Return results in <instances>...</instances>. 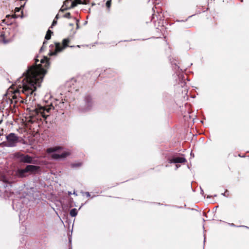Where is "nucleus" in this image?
<instances>
[{
    "label": "nucleus",
    "mask_w": 249,
    "mask_h": 249,
    "mask_svg": "<svg viewBox=\"0 0 249 249\" xmlns=\"http://www.w3.org/2000/svg\"><path fill=\"white\" fill-rule=\"evenodd\" d=\"M35 62L29 66L23 73V78L19 77L16 82L18 89L14 92L13 98L26 104H31L35 98L33 96L37 87H40L43 77L47 71L45 68L49 66V60L47 56H44L37 64L39 60L35 58Z\"/></svg>",
    "instance_id": "f257e3e1"
},
{
    "label": "nucleus",
    "mask_w": 249,
    "mask_h": 249,
    "mask_svg": "<svg viewBox=\"0 0 249 249\" xmlns=\"http://www.w3.org/2000/svg\"><path fill=\"white\" fill-rule=\"evenodd\" d=\"M40 167L35 165H27L23 169H18L15 175L19 178H24L27 176V174H35L40 171Z\"/></svg>",
    "instance_id": "f03ea898"
},
{
    "label": "nucleus",
    "mask_w": 249,
    "mask_h": 249,
    "mask_svg": "<svg viewBox=\"0 0 249 249\" xmlns=\"http://www.w3.org/2000/svg\"><path fill=\"white\" fill-rule=\"evenodd\" d=\"M14 156L16 158L18 159L20 162L33 164L37 163V160L29 155H25L19 152H17L14 154Z\"/></svg>",
    "instance_id": "7ed1b4c3"
},
{
    "label": "nucleus",
    "mask_w": 249,
    "mask_h": 249,
    "mask_svg": "<svg viewBox=\"0 0 249 249\" xmlns=\"http://www.w3.org/2000/svg\"><path fill=\"white\" fill-rule=\"evenodd\" d=\"M6 141L4 142V146L7 147H14L20 142L19 137L14 133H10L6 136Z\"/></svg>",
    "instance_id": "20e7f679"
},
{
    "label": "nucleus",
    "mask_w": 249,
    "mask_h": 249,
    "mask_svg": "<svg viewBox=\"0 0 249 249\" xmlns=\"http://www.w3.org/2000/svg\"><path fill=\"white\" fill-rule=\"evenodd\" d=\"M84 105L79 107V111L84 113L90 110L93 106V101L92 97L89 94H86L84 97Z\"/></svg>",
    "instance_id": "39448f33"
},
{
    "label": "nucleus",
    "mask_w": 249,
    "mask_h": 249,
    "mask_svg": "<svg viewBox=\"0 0 249 249\" xmlns=\"http://www.w3.org/2000/svg\"><path fill=\"white\" fill-rule=\"evenodd\" d=\"M52 107H47L41 106H37V107L35 109L36 114L39 117H42L44 119H47L49 115L47 113H49Z\"/></svg>",
    "instance_id": "423d86ee"
},
{
    "label": "nucleus",
    "mask_w": 249,
    "mask_h": 249,
    "mask_svg": "<svg viewBox=\"0 0 249 249\" xmlns=\"http://www.w3.org/2000/svg\"><path fill=\"white\" fill-rule=\"evenodd\" d=\"M70 42L69 38H65L62 41V46L60 43H55V52L56 53L60 52L63 49L68 47V43Z\"/></svg>",
    "instance_id": "0eeeda50"
},
{
    "label": "nucleus",
    "mask_w": 249,
    "mask_h": 249,
    "mask_svg": "<svg viewBox=\"0 0 249 249\" xmlns=\"http://www.w3.org/2000/svg\"><path fill=\"white\" fill-rule=\"evenodd\" d=\"M71 155L69 151H64L61 154L54 153L52 155V157L54 159H65Z\"/></svg>",
    "instance_id": "6e6552de"
},
{
    "label": "nucleus",
    "mask_w": 249,
    "mask_h": 249,
    "mask_svg": "<svg viewBox=\"0 0 249 249\" xmlns=\"http://www.w3.org/2000/svg\"><path fill=\"white\" fill-rule=\"evenodd\" d=\"M186 161V160L184 157H173L172 159H169V162L170 163H183Z\"/></svg>",
    "instance_id": "1a4fd4ad"
},
{
    "label": "nucleus",
    "mask_w": 249,
    "mask_h": 249,
    "mask_svg": "<svg viewBox=\"0 0 249 249\" xmlns=\"http://www.w3.org/2000/svg\"><path fill=\"white\" fill-rule=\"evenodd\" d=\"M76 82L74 80L72 79L71 81L67 82V85L68 87H70V89L69 90V92H71V93L78 91V89L76 88L74 85L76 84Z\"/></svg>",
    "instance_id": "9d476101"
},
{
    "label": "nucleus",
    "mask_w": 249,
    "mask_h": 249,
    "mask_svg": "<svg viewBox=\"0 0 249 249\" xmlns=\"http://www.w3.org/2000/svg\"><path fill=\"white\" fill-rule=\"evenodd\" d=\"M62 149V147L60 146H56L54 147H49L47 148V152L48 153H52L59 151Z\"/></svg>",
    "instance_id": "9b49d317"
},
{
    "label": "nucleus",
    "mask_w": 249,
    "mask_h": 249,
    "mask_svg": "<svg viewBox=\"0 0 249 249\" xmlns=\"http://www.w3.org/2000/svg\"><path fill=\"white\" fill-rule=\"evenodd\" d=\"M158 16L157 15H156L155 14H154L152 15V21H153L154 22H156V20H161V16L160 14H159V13H158Z\"/></svg>",
    "instance_id": "f8f14e48"
},
{
    "label": "nucleus",
    "mask_w": 249,
    "mask_h": 249,
    "mask_svg": "<svg viewBox=\"0 0 249 249\" xmlns=\"http://www.w3.org/2000/svg\"><path fill=\"white\" fill-rule=\"evenodd\" d=\"M53 33V32L49 29L47 32V33L45 37V39L47 40H49L51 38V35Z\"/></svg>",
    "instance_id": "ddd939ff"
},
{
    "label": "nucleus",
    "mask_w": 249,
    "mask_h": 249,
    "mask_svg": "<svg viewBox=\"0 0 249 249\" xmlns=\"http://www.w3.org/2000/svg\"><path fill=\"white\" fill-rule=\"evenodd\" d=\"M70 215L71 217L75 216L77 214V209H75V208L72 209L70 211Z\"/></svg>",
    "instance_id": "4468645a"
},
{
    "label": "nucleus",
    "mask_w": 249,
    "mask_h": 249,
    "mask_svg": "<svg viewBox=\"0 0 249 249\" xmlns=\"http://www.w3.org/2000/svg\"><path fill=\"white\" fill-rule=\"evenodd\" d=\"M0 39L4 43H7L8 42V41L5 39V34L3 32H1L0 33Z\"/></svg>",
    "instance_id": "2eb2a0df"
},
{
    "label": "nucleus",
    "mask_w": 249,
    "mask_h": 249,
    "mask_svg": "<svg viewBox=\"0 0 249 249\" xmlns=\"http://www.w3.org/2000/svg\"><path fill=\"white\" fill-rule=\"evenodd\" d=\"M77 2H76L75 1V0H73L72 1V2H71V6L69 8H68V9H70V8H73L75 6H76L77 5ZM67 8H66V9H64V10H61L62 11H64V10H67Z\"/></svg>",
    "instance_id": "dca6fc26"
},
{
    "label": "nucleus",
    "mask_w": 249,
    "mask_h": 249,
    "mask_svg": "<svg viewBox=\"0 0 249 249\" xmlns=\"http://www.w3.org/2000/svg\"><path fill=\"white\" fill-rule=\"evenodd\" d=\"M81 164H82L81 163H80V162L72 163L71 164V165L72 168H77V167L81 166Z\"/></svg>",
    "instance_id": "f3484780"
},
{
    "label": "nucleus",
    "mask_w": 249,
    "mask_h": 249,
    "mask_svg": "<svg viewBox=\"0 0 249 249\" xmlns=\"http://www.w3.org/2000/svg\"><path fill=\"white\" fill-rule=\"evenodd\" d=\"M230 226L233 227H245L247 229H249V227L246 226L240 225V226H236L234 223H228Z\"/></svg>",
    "instance_id": "a211bd4d"
},
{
    "label": "nucleus",
    "mask_w": 249,
    "mask_h": 249,
    "mask_svg": "<svg viewBox=\"0 0 249 249\" xmlns=\"http://www.w3.org/2000/svg\"><path fill=\"white\" fill-rule=\"evenodd\" d=\"M111 5V0H108L106 3V6L109 9Z\"/></svg>",
    "instance_id": "6ab92c4d"
},
{
    "label": "nucleus",
    "mask_w": 249,
    "mask_h": 249,
    "mask_svg": "<svg viewBox=\"0 0 249 249\" xmlns=\"http://www.w3.org/2000/svg\"><path fill=\"white\" fill-rule=\"evenodd\" d=\"M173 68L177 71V73H178L179 71H182L179 67L176 64H175V67L173 66Z\"/></svg>",
    "instance_id": "aec40b11"
},
{
    "label": "nucleus",
    "mask_w": 249,
    "mask_h": 249,
    "mask_svg": "<svg viewBox=\"0 0 249 249\" xmlns=\"http://www.w3.org/2000/svg\"><path fill=\"white\" fill-rule=\"evenodd\" d=\"M63 17L68 18H71V15L70 13H67L65 15H63Z\"/></svg>",
    "instance_id": "412c9836"
},
{
    "label": "nucleus",
    "mask_w": 249,
    "mask_h": 249,
    "mask_svg": "<svg viewBox=\"0 0 249 249\" xmlns=\"http://www.w3.org/2000/svg\"><path fill=\"white\" fill-rule=\"evenodd\" d=\"M59 100H56V103H55V106H58L60 107H61V105L63 104L64 102H61V101H60L59 102V104L57 103V102H58Z\"/></svg>",
    "instance_id": "4be33fe9"
},
{
    "label": "nucleus",
    "mask_w": 249,
    "mask_h": 249,
    "mask_svg": "<svg viewBox=\"0 0 249 249\" xmlns=\"http://www.w3.org/2000/svg\"><path fill=\"white\" fill-rule=\"evenodd\" d=\"M57 24V20L55 19H54L53 22H52V25L51 26V27H53V26H55L56 24Z\"/></svg>",
    "instance_id": "5701e85b"
},
{
    "label": "nucleus",
    "mask_w": 249,
    "mask_h": 249,
    "mask_svg": "<svg viewBox=\"0 0 249 249\" xmlns=\"http://www.w3.org/2000/svg\"><path fill=\"white\" fill-rule=\"evenodd\" d=\"M47 43V42L46 41H44L43 42V45L41 47L40 49V52H42V50H43V48H44V47L45 46V44Z\"/></svg>",
    "instance_id": "b1692460"
},
{
    "label": "nucleus",
    "mask_w": 249,
    "mask_h": 249,
    "mask_svg": "<svg viewBox=\"0 0 249 249\" xmlns=\"http://www.w3.org/2000/svg\"><path fill=\"white\" fill-rule=\"evenodd\" d=\"M227 192H228V190H226L224 193H222L221 195H222L223 196H227L226 194H227Z\"/></svg>",
    "instance_id": "393cba45"
},
{
    "label": "nucleus",
    "mask_w": 249,
    "mask_h": 249,
    "mask_svg": "<svg viewBox=\"0 0 249 249\" xmlns=\"http://www.w3.org/2000/svg\"><path fill=\"white\" fill-rule=\"evenodd\" d=\"M186 84L185 82H181L180 85L182 87H184Z\"/></svg>",
    "instance_id": "a878e982"
},
{
    "label": "nucleus",
    "mask_w": 249,
    "mask_h": 249,
    "mask_svg": "<svg viewBox=\"0 0 249 249\" xmlns=\"http://www.w3.org/2000/svg\"><path fill=\"white\" fill-rule=\"evenodd\" d=\"M76 19V21L77 28L78 29L79 28V24H78L79 20L77 19Z\"/></svg>",
    "instance_id": "bb28decb"
},
{
    "label": "nucleus",
    "mask_w": 249,
    "mask_h": 249,
    "mask_svg": "<svg viewBox=\"0 0 249 249\" xmlns=\"http://www.w3.org/2000/svg\"><path fill=\"white\" fill-rule=\"evenodd\" d=\"M85 194L87 197H89L90 196L89 193L88 192H85Z\"/></svg>",
    "instance_id": "cd10ccee"
},
{
    "label": "nucleus",
    "mask_w": 249,
    "mask_h": 249,
    "mask_svg": "<svg viewBox=\"0 0 249 249\" xmlns=\"http://www.w3.org/2000/svg\"><path fill=\"white\" fill-rule=\"evenodd\" d=\"M70 2V1H69V0H66V1H65V2H64V4H65L66 6H67V5H68V3H69Z\"/></svg>",
    "instance_id": "c85d7f7f"
},
{
    "label": "nucleus",
    "mask_w": 249,
    "mask_h": 249,
    "mask_svg": "<svg viewBox=\"0 0 249 249\" xmlns=\"http://www.w3.org/2000/svg\"><path fill=\"white\" fill-rule=\"evenodd\" d=\"M20 9L19 8L16 7L15 8V11L16 12H18L19 11Z\"/></svg>",
    "instance_id": "c756f323"
},
{
    "label": "nucleus",
    "mask_w": 249,
    "mask_h": 249,
    "mask_svg": "<svg viewBox=\"0 0 249 249\" xmlns=\"http://www.w3.org/2000/svg\"><path fill=\"white\" fill-rule=\"evenodd\" d=\"M179 78L180 79L181 77L182 78V80H183V78H184V76L181 74V75H179V74H178Z\"/></svg>",
    "instance_id": "7c9ffc66"
},
{
    "label": "nucleus",
    "mask_w": 249,
    "mask_h": 249,
    "mask_svg": "<svg viewBox=\"0 0 249 249\" xmlns=\"http://www.w3.org/2000/svg\"><path fill=\"white\" fill-rule=\"evenodd\" d=\"M58 18H59V15H58V14H57V15H56V16H55V17L54 19H56V20H57V19H58Z\"/></svg>",
    "instance_id": "2f4dec72"
},
{
    "label": "nucleus",
    "mask_w": 249,
    "mask_h": 249,
    "mask_svg": "<svg viewBox=\"0 0 249 249\" xmlns=\"http://www.w3.org/2000/svg\"><path fill=\"white\" fill-rule=\"evenodd\" d=\"M180 165L176 164V170H177L178 168L180 167Z\"/></svg>",
    "instance_id": "473e14b6"
},
{
    "label": "nucleus",
    "mask_w": 249,
    "mask_h": 249,
    "mask_svg": "<svg viewBox=\"0 0 249 249\" xmlns=\"http://www.w3.org/2000/svg\"><path fill=\"white\" fill-rule=\"evenodd\" d=\"M200 189H201V194L202 195H203L204 194V191L202 189V188L200 187Z\"/></svg>",
    "instance_id": "72a5a7b5"
},
{
    "label": "nucleus",
    "mask_w": 249,
    "mask_h": 249,
    "mask_svg": "<svg viewBox=\"0 0 249 249\" xmlns=\"http://www.w3.org/2000/svg\"><path fill=\"white\" fill-rule=\"evenodd\" d=\"M69 25L71 26H73V23H70Z\"/></svg>",
    "instance_id": "f704fd0d"
},
{
    "label": "nucleus",
    "mask_w": 249,
    "mask_h": 249,
    "mask_svg": "<svg viewBox=\"0 0 249 249\" xmlns=\"http://www.w3.org/2000/svg\"><path fill=\"white\" fill-rule=\"evenodd\" d=\"M68 194H69V195H71V192H70V191H68Z\"/></svg>",
    "instance_id": "c9c22d12"
},
{
    "label": "nucleus",
    "mask_w": 249,
    "mask_h": 249,
    "mask_svg": "<svg viewBox=\"0 0 249 249\" xmlns=\"http://www.w3.org/2000/svg\"><path fill=\"white\" fill-rule=\"evenodd\" d=\"M187 19H185V20H181L180 21H183L184 22V21H187Z\"/></svg>",
    "instance_id": "e433bc0d"
},
{
    "label": "nucleus",
    "mask_w": 249,
    "mask_h": 249,
    "mask_svg": "<svg viewBox=\"0 0 249 249\" xmlns=\"http://www.w3.org/2000/svg\"><path fill=\"white\" fill-rule=\"evenodd\" d=\"M51 107H52L53 109H54V107H53V104H51Z\"/></svg>",
    "instance_id": "4c0bfd02"
},
{
    "label": "nucleus",
    "mask_w": 249,
    "mask_h": 249,
    "mask_svg": "<svg viewBox=\"0 0 249 249\" xmlns=\"http://www.w3.org/2000/svg\"><path fill=\"white\" fill-rule=\"evenodd\" d=\"M25 4V2L24 3V4L22 5H21V6H24Z\"/></svg>",
    "instance_id": "58836bf2"
},
{
    "label": "nucleus",
    "mask_w": 249,
    "mask_h": 249,
    "mask_svg": "<svg viewBox=\"0 0 249 249\" xmlns=\"http://www.w3.org/2000/svg\"><path fill=\"white\" fill-rule=\"evenodd\" d=\"M192 16H193V15H192V16H190L188 17V18H190V17H192Z\"/></svg>",
    "instance_id": "ea45409f"
},
{
    "label": "nucleus",
    "mask_w": 249,
    "mask_h": 249,
    "mask_svg": "<svg viewBox=\"0 0 249 249\" xmlns=\"http://www.w3.org/2000/svg\"><path fill=\"white\" fill-rule=\"evenodd\" d=\"M185 90H186V92H188V90L187 89H185Z\"/></svg>",
    "instance_id": "a19ab883"
},
{
    "label": "nucleus",
    "mask_w": 249,
    "mask_h": 249,
    "mask_svg": "<svg viewBox=\"0 0 249 249\" xmlns=\"http://www.w3.org/2000/svg\"><path fill=\"white\" fill-rule=\"evenodd\" d=\"M241 2H243V0H241Z\"/></svg>",
    "instance_id": "79ce46f5"
},
{
    "label": "nucleus",
    "mask_w": 249,
    "mask_h": 249,
    "mask_svg": "<svg viewBox=\"0 0 249 249\" xmlns=\"http://www.w3.org/2000/svg\"><path fill=\"white\" fill-rule=\"evenodd\" d=\"M1 121H0V123H1Z\"/></svg>",
    "instance_id": "37998d69"
}]
</instances>
